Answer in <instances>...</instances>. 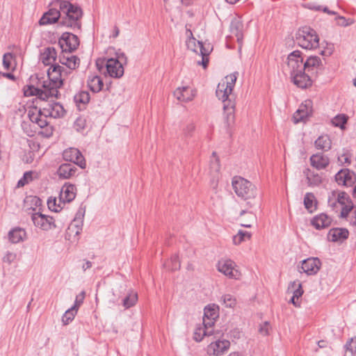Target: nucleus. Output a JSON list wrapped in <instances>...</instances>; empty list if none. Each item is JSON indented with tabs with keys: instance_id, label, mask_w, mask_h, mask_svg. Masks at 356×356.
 I'll use <instances>...</instances> for the list:
<instances>
[{
	"instance_id": "1",
	"label": "nucleus",
	"mask_w": 356,
	"mask_h": 356,
	"mask_svg": "<svg viewBox=\"0 0 356 356\" xmlns=\"http://www.w3.org/2000/svg\"><path fill=\"white\" fill-rule=\"evenodd\" d=\"M67 70L59 65H51L47 70V80L39 81L38 86L42 88L31 86L24 91L26 96H36L39 99H45L49 97H57L58 89L63 85L64 77Z\"/></svg>"
},
{
	"instance_id": "2",
	"label": "nucleus",
	"mask_w": 356,
	"mask_h": 356,
	"mask_svg": "<svg viewBox=\"0 0 356 356\" xmlns=\"http://www.w3.org/2000/svg\"><path fill=\"white\" fill-rule=\"evenodd\" d=\"M40 99L42 102L39 109L36 107L29 111L28 115L30 120L40 128L46 127V136H50L52 134V128L49 127V118H60L65 114V109L62 104L54 101H46Z\"/></svg>"
},
{
	"instance_id": "3",
	"label": "nucleus",
	"mask_w": 356,
	"mask_h": 356,
	"mask_svg": "<svg viewBox=\"0 0 356 356\" xmlns=\"http://www.w3.org/2000/svg\"><path fill=\"white\" fill-rule=\"evenodd\" d=\"M237 75L238 72H235L227 76V81L220 83L216 91V97L223 104L224 126L229 134L235 124V102L232 99V92Z\"/></svg>"
},
{
	"instance_id": "4",
	"label": "nucleus",
	"mask_w": 356,
	"mask_h": 356,
	"mask_svg": "<svg viewBox=\"0 0 356 356\" xmlns=\"http://www.w3.org/2000/svg\"><path fill=\"white\" fill-rule=\"evenodd\" d=\"M55 7H59L61 12L60 24L71 29L80 30L81 19L83 15L81 8L66 0H56L51 3Z\"/></svg>"
},
{
	"instance_id": "5",
	"label": "nucleus",
	"mask_w": 356,
	"mask_h": 356,
	"mask_svg": "<svg viewBox=\"0 0 356 356\" xmlns=\"http://www.w3.org/2000/svg\"><path fill=\"white\" fill-rule=\"evenodd\" d=\"M116 56V58L98 59L96 65L99 70L105 65L107 74L111 77L118 79L124 74L123 64L127 58L124 53H117Z\"/></svg>"
},
{
	"instance_id": "6",
	"label": "nucleus",
	"mask_w": 356,
	"mask_h": 356,
	"mask_svg": "<svg viewBox=\"0 0 356 356\" xmlns=\"http://www.w3.org/2000/svg\"><path fill=\"white\" fill-rule=\"evenodd\" d=\"M295 42L302 49L312 50L318 47L319 37L314 29L305 26L296 31Z\"/></svg>"
},
{
	"instance_id": "7",
	"label": "nucleus",
	"mask_w": 356,
	"mask_h": 356,
	"mask_svg": "<svg viewBox=\"0 0 356 356\" xmlns=\"http://www.w3.org/2000/svg\"><path fill=\"white\" fill-rule=\"evenodd\" d=\"M31 220L35 227L47 231L55 228L62 229L67 221V218L66 216L63 217L62 213L54 218L40 212H36L32 214Z\"/></svg>"
},
{
	"instance_id": "8",
	"label": "nucleus",
	"mask_w": 356,
	"mask_h": 356,
	"mask_svg": "<svg viewBox=\"0 0 356 356\" xmlns=\"http://www.w3.org/2000/svg\"><path fill=\"white\" fill-rule=\"evenodd\" d=\"M232 184L236 195L242 199L254 198L257 195L255 186L241 177H234L232 179Z\"/></svg>"
},
{
	"instance_id": "9",
	"label": "nucleus",
	"mask_w": 356,
	"mask_h": 356,
	"mask_svg": "<svg viewBox=\"0 0 356 356\" xmlns=\"http://www.w3.org/2000/svg\"><path fill=\"white\" fill-rule=\"evenodd\" d=\"M84 213L79 211L74 220L69 225L65 234V238L71 243H78L79 234L82 232L83 225Z\"/></svg>"
},
{
	"instance_id": "10",
	"label": "nucleus",
	"mask_w": 356,
	"mask_h": 356,
	"mask_svg": "<svg viewBox=\"0 0 356 356\" xmlns=\"http://www.w3.org/2000/svg\"><path fill=\"white\" fill-rule=\"evenodd\" d=\"M236 267L235 262L231 259H220L217 264L219 272L234 280H238L241 277V273Z\"/></svg>"
},
{
	"instance_id": "11",
	"label": "nucleus",
	"mask_w": 356,
	"mask_h": 356,
	"mask_svg": "<svg viewBox=\"0 0 356 356\" xmlns=\"http://www.w3.org/2000/svg\"><path fill=\"white\" fill-rule=\"evenodd\" d=\"M287 67L290 74L297 72L300 73L301 70H305V61L300 51L296 50L289 54Z\"/></svg>"
},
{
	"instance_id": "12",
	"label": "nucleus",
	"mask_w": 356,
	"mask_h": 356,
	"mask_svg": "<svg viewBox=\"0 0 356 356\" xmlns=\"http://www.w3.org/2000/svg\"><path fill=\"white\" fill-rule=\"evenodd\" d=\"M58 43L63 51L70 53L79 47V39L76 35L65 32L62 34Z\"/></svg>"
},
{
	"instance_id": "13",
	"label": "nucleus",
	"mask_w": 356,
	"mask_h": 356,
	"mask_svg": "<svg viewBox=\"0 0 356 356\" xmlns=\"http://www.w3.org/2000/svg\"><path fill=\"white\" fill-rule=\"evenodd\" d=\"M63 157L65 161L72 162L82 169H84L86 166L83 156L76 148L70 147L66 149L63 153Z\"/></svg>"
},
{
	"instance_id": "14",
	"label": "nucleus",
	"mask_w": 356,
	"mask_h": 356,
	"mask_svg": "<svg viewBox=\"0 0 356 356\" xmlns=\"http://www.w3.org/2000/svg\"><path fill=\"white\" fill-rule=\"evenodd\" d=\"M335 180L339 185L352 186L356 181V175L353 171L343 168L335 175Z\"/></svg>"
},
{
	"instance_id": "15",
	"label": "nucleus",
	"mask_w": 356,
	"mask_h": 356,
	"mask_svg": "<svg viewBox=\"0 0 356 356\" xmlns=\"http://www.w3.org/2000/svg\"><path fill=\"white\" fill-rule=\"evenodd\" d=\"M230 342L228 340H216L207 346V353L211 356H220L228 350Z\"/></svg>"
},
{
	"instance_id": "16",
	"label": "nucleus",
	"mask_w": 356,
	"mask_h": 356,
	"mask_svg": "<svg viewBox=\"0 0 356 356\" xmlns=\"http://www.w3.org/2000/svg\"><path fill=\"white\" fill-rule=\"evenodd\" d=\"M321 261L317 257H309L302 261L301 269L307 275H316L320 270Z\"/></svg>"
},
{
	"instance_id": "17",
	"label": "nucleus",
	"mask_w": 356,
	"mask_h": 356,
	"mask_svg": "<svg viewBox=\"0 0 356 356\" xmlns=\"http://www.w3.org/2000/svg\"><path fill=\"white\" fill-rule=\"evenodd\" d=\"M312 101L307 99L302 102L296 112L294 113L293 120L295 123L305 120L312 113Z\"/></svg>"
},
{
	"instance_id": "18",
	"label": "nucleus",
	"mask_w": 356,
	"mask_h": 356,
	"mask_svg": "<svg viewBox=\"0 0 356 356\" xmlns=\"http://www.w3.org/2000/svg\"><path fill=\"white\" fill-rule=\"evenodd\" d=\"M291 81L300 88H307L312 85V81L306 70L291 74Z\"/></svg>"
},
{
	"instance_id": "19",
	"label": "nucleus",
	"mask_w": 356,
	"mask_h": 356,
	"mask_svg": "<svg viewBox=\"0 0 356 356\" xmlns=\"http://www.w3.org/2000/svg\"><path fill=\"white\" fill-rule=\"evenodd\" d=\"M338 204L341 206V218H347L353 209L349 195L345 192L337 191Z\"/></svg>"
},
{
	"instance_id": "20",
	"label": "nucleus",
	"mask_w": 356,
	"mask_h": 356,
	"mask_svg": "<svg viewBox=\"0 0 356 356\" xmlns=\"http://www.w3.org/2000/svg\"><path fill=\"white\" fill-rule=\"evenodd\" d=\"M76 195V186L72 184H65L60 189L59 200L63 203L70 202L75 198Z\"/></svg>"
},
{
	"instance_id": "21",
	"label": "nucleus",
	"mask_w": 356,
	"mask_h": 356,
	"mask_svg": "<svg viewBox=\"0 0 356 356\" xmlns=\"http://www.w3.org/2000/svg\"><path fill=\"white\" fill-rule=\"evenodd\" d=\"M60 18L61 19V12L60 9L58 10L56 8H49L40 19L39 24L40 25L52 24L57 22Z\"/></svg>"
},
{
	"instance_id": "22",
	"label": "nucleus",
	"mask_w": 356,
	"mask_h": 356,
	"mask_svg": "<svg viewBox=\"0 0 356 356\" xmlns=\"http://www.w3.org/2000/svg\"><path fill=\"white\" fill-rule=\"evenodd\" d=\"M218 317V312L215 305H208L204 307V316H203V325L213 327L216 320Z\"/></svg>"
},
{
	"instance_id": "23",
	"label": "nucleus",
	"mask_w": 356,
	"mask_h": 356,
	"mask_svg": "<svg viewBox=\"0 0 356 356\" xmlns=\"http://www.w3.org/2000/svg\"><path fill=\"white\" fill-rule=\"evenodd\" d=\"M309 161L311 165L318 170L325 169L330 163L328 156L323 153H316L312 155Z\"/></svg>"
},
{
	"instance_id": "24",
	"label": "nucleus",
	"mask_w": 356,
	"mask_h": 356,
	"mask_svg": "<svg viewBox=\"0 0 356 356\" xmlns=\"http://www.w3.org/2000/svg\"><path fill=\"white\" fill-rule=\"evenodd\" d=\"M323 68V64L317 56H310L305 61V70L307 73H316Z\"/></svg>"
},
{
	"instance_id": "25",
	"label": "nucleus",
	"mask_w": 356,
	"mask_h": 356,
	"mask_svg": "<svg viewBox=\"0 0 356 356\" xmlns=\"http://www.w3.org/2000/svg\"><path fill=\"white\" fill-rule=\"evenodd\" d=\"M76 170L74 164L63 163L59 166L57 170V175L60 178L67 179L73 177Z\"/></svg>"
},
{
	"instance_id": "26",
	"label": "nucleus",
	"mask_w": 356,
	"mask_h": 356,
	"mask_svg": "<svg viewBox=\"0 0 356 356\" xmlns=\"http://www.w3.org/2000/svg\"><path fill=\"white\" fill-rule=\"evenodd\" d=\"M197 47L200 49V54L202 56V59L201 60H198L197 63L199 65H202L204 68H206L209 63L208 56L211 51V48L209 44L206 45L201 41L197 42Z\"/></svg>"
},
{
	"instance_id": "27",
	"label": "nucleus",
	"mask_w": 356,
	"mask_h": 356,
	"mask_svg": "<svg viewBox=\"0 0 356 356\" xmlns=\"http://www.w3.org/2000/svg\"><path fill=\"white\" fill-rule=\"evenodd\" d=\"M332 219L325 213H321L314 216L312 220V225L317 229H323L330 225Z\"/></svg>"
},
{
	"instance_id": "28",
	"label": "nucleus",
	"mask_w": 356,
	"mask_h": 356,
	"mask_svg": "<svg viewBox=\"0 0 356 356\" xmlns=\"http://www.w3.org/2000/svg\"><path fill=\"white\" fill-rule=\"evenodd\" d=\"M348 237V231L345 228H332L327 234V238L332 242L346 239Z\"/></svg>"
},
{
	"instance_id": "29",
	"label": "nucleus",
	"mask_w": 356,
	"mask_h": 356,
	"mask_svg": "<svg viewBox=\"0 0 356 356\" xmlns=\"http://www.w3.org/2000/svg\"><path fill=\"white\" fill-rule=\"evenodd\" d=\"M8 239L12 243L24 241L26 237V231L20 227H15L8 232Z\"/></svg>"
},
{
	"instance_id": "30",
	"label": "nucleus",
	"mask_w": 356,
	"mask_h": 356,
	"mask_svg": "<svg viewBox=\"0 0 356 356\" xmlns=\"http://www.w3.org/2000/svg\"><path fill=\"white\" fill-rule=\"evenodd\" d=\"M87 83L89 89L93 92H99L104 86L102 79L96 74L89 75Z\"/></svg>"
},
{
	"instance_id": "31",
	"label": "nucleus",
	"mask_w": 356,
	"mask_h": 356,
	"mask_svg": "<svg viewBox=\"0 0 356 356\" xmlns=\"http://www.w3.org/2000/svg\"><path fill=\"white\" fill-rule=\"evenodd\" d=\"M174 95L180 102H189L194 97L192 90L188 86L178 88L174 92Z\"/></svg>"
},
{
	"instance_id": "32",
	"label": "nucleus",
	"mask_w": 356,
	"mask_h": 356,
	"mask_svg": "<svg viewBox=\"0 0 356 356\" xmlns=\"http://www.w3.org/2000/svg\"><path fill=\"white\" fill-rule=\"evenodd\" d=\"M57 53L56 49L52 47L46 48L44 52L41 54V60L45 65H54L53 63L56 60Z\"/></svg>"
},
{
	"instance_id": "33",
	"label": "nucleus",
	"mask_w": 356,
	"mask_h": 356,
	"mask_svg": "<svg viewBox=\"0 0 356 356\" xmlns=\"http://www.w3.org/2000/svg\"><path fill=\"white\" fill-rule=\"evenodd\" d=\"M60 62L66 66L67 73L70 72V70H74L79 65L80 60L75 56H63L60 57Z\"/></svg>"
},
{
	"instance_id": "34",
	"label": "nucleus",
	"mask_w": 356,
	"mask_h": 356,
	"mask_svg": "<svg viewBox=\"0 0 356 356\" xmlns=\"http://www.w3.org/2000/svg\"><path fill=\"white\" fill-rule=\"evenodd\" d=\"M213 334V327H209V328L208 326H204V325L202 324V326L196 327L194 332L193 339L197 342H200L203 339L204 337L211 336Z\"/></svg>"
},
{
	"instance_id": "35",
	"label": "nucleus",
	"mask_w": 356,
	"mask_h": 356,
	"mask_svg": "<svg viewBox=\"0 0 356 356\" xmlns=\"http://www.w3.org/2000/svg\"><path fill=\"white\" fill-rule=\"evenodd\" d=\"M39 178V173L36 171L30 170L25 172L22 176V177L18 181L17 184V187L20 188L23 187L25 185L31 183L35 179H38Z\"/></svg>"
},
{
	"instance_id": "36",
	"label": "nucleus",
	"mask_w": 356,
	"mask_h": 356,
	"mask_svg": "<svg viewBox=\"0 0 356 356\" xmlns=\"http://www.w3.org/2000/svg\"><path fill=\"white\" fill-rule=\"evenodd\" d=\"M315 147L323 151H328L331 149L332 142L327 135L319 136L314 142Z\"/></svg>"
},
{
	"instance_id": "37",
	"label": "nucleus",
	"mask_w": 356,
	"mask_h": 356,
	"mask_svg": "<svg viewBox=\"0 0 356 356\" xmlns=\"http://www.w3.org/2000/svg\"><path fill=\"white\" fill-rule=\"evenodd\" d=\"M243 24L238 20L235 19L232 21L230 24V31L232 34L236 38V40L238 43L242 42L243 40Z\"/></svg>"
},
{
	"instance_id": "38",
	"label": "nucleus",
	"mask_w": 356,
	"mask_h": 356,
	"mask_svg": "<svg viewBox=\"0 0 356 356\" xmlns=\"http://www.w3.org/2000/svg\"><path fill=\"white\" fill-rule=\"evenodd\" d=\"M306 177L309 186H318L322 183L321 176L318 173L311 171L309 169L307 170Z\"/></svg>"
},
{
	"instance_id": "39",
	"label": "nucleus",
	"mask_w": 356,
	"mask_h": 356,
	"mask_svg": "<svg viewBox=\"0 0 356 356\" xmlns=\"http://www.w3.org/2000/svg\"><path fill=\"white\" fill-rule=\"evenodd\" d=\"M305 207L309 211L313 212L316 209L315 196L312 193H307L304 197Z\"/></svg>"
},
{
	"instance_id": "40",
	"label": "nucleus",
	"mask_w": 356,
	"mask_h": 356,
	"mask_svg": "<svg viewBox=\"0 0 356 356\" xmlns=\"http://www.w3.org/2000/svg\"><path fill=\"white\" fill-rule=\"evenodd\" d=\"M288 289L293 293V296L296 297L297 300H299L303 294L302 284L298 280L291 282Z\"/></svg>"
},
{
	"instance_id": "41",
	"label": "nucleus",
	"mask_w": 356,
	"mask_h": 356,
	"mask_svg": "<svg viewBox=\"0 0 356 356\" xmlns=\"http://www.w3.org/2000/svg\"><path fill=\"white\" fill-rule=\"evenodd\" d=\"M348 119V117L346 115L338 114L332 118V124L336 127H339L341 129H344Z\"/></svg>"
},
{
	"instance_id": "42",
	"label": "nucleus",
	"mask_w": 356,
	"mask_h": 356,
	"mask_svg": "<svg viewBox=\"0 0 356 356\" xmlns=\"http://www.w3.org/2000/svg\"><path fill=\"white\" fill-rule=\"evenodd\" d=\"M251 237V234L247 231L238 230V233L233 236V243L234 245H239L243 241L249 240Z\"/></svg>"
},
{
	"instance_id": "43",
	"label": "nucleus",
	"mask_w": 356,
	"mask_h": 356,
	"mask_svg": "<svg viewBox=\"0 0 356 356\" xmlns=\"http://www.w3.org/2000/svg\"><path fill=\"white\" fill-rule=\"evenodd\" d=\"M138 300V294L134 292L129 293L122 301V305L125 309H129L134 306Z\"/></svg>"
},
{
	"instance_id": "44",
	"label": "nucleus",
	"mask_w": 356,
	"mask_h": 356,
	"mask_svg": "<svg viewBox=\"0 0 356 356\" xmlns=\"http://www.w3.org/2000/svg\"><path fill=\"white\" fill-rule=\"evenodd\" d=\"M186 33H189V38L186 41L188 48L194 52L200 54V49L197 47V42L199 40H196V39L193 36V33L190 29H187Z\"/></svg>"
},
{
	"instance_id": "45",
	"label": "nucleus",
	"mask_w": 356,
	"mask_h": 356,
	"mask_svg": "<svg viewBox=\"0 0 356 356\" xmlns=\"http://www.w3.org/2000/svg\"><path fill=\"white\" fill-rule=\"evenodd\" d=\"M76 313L77 311L74 309V307L69 308L62 316V322L63 325H66L72 322L74 320Z\"/></svg>"
},
{
	"instance_id": "46",
	"label": "nucleus",
	"mask_w": 356,
	"mask_h": 356,
	"mask_svg": "<svg viewBox=\"0 0 356 356\" xmlns=\"http://www.w3.org/2000/svg\"><path fill=\"white\" fill-rule=\"evenodd\" d=\"M344 349L346 354L350 356H354L356 353V337L349 339L344 345Z\"/></svg>"
},
{
	"instance_id": "47",
	"label": "nucleus",
	"mask_w": 356,
	"mask_h": 356,
	"mask_svg": "<svg viewBox=\"0 0 356 356\" xmlns=\"http://www.w3.org/2000/svg\"><path fill=\"white\" fill-rule=\"evenodd\" d=\"M220 302L225 307L228 308H233L236 304V300L231 294H225L220 298Z\"/></svg>"
},
{
	"instance_id": "48",
	"label": "nucleus",
	"mask_w": 356,
	"mask_h": 356,
	"mask_svg": "<svg viewBox=\"0 0 356 356\" xmlns=\"http://www.w3.org/2000/svg\"><path fill=\"white\" fill-rule=\"evenodd\" d=\"M74 99L77 104H82L85 105L90 101V94L87 91H81L74 95Z\"/></svg>"
},
{
	"instance_id": "49",
	"label": "nucleus",
	"mask_w": 356,
	"mask_h": 356,
	"mask_svg": "<svg viewBox=\"0 0 356 356\" xmlns=\"http://www.w3.org/2000/svg\"><path fill=\"white\" fill-rule=\"evenodd\" d=\"M165 267L170 270H177L180 268V261L178 255L175 254L171 257L170 261L165 264Z\"/></svg>"
},
{
	"instance_id": "50",
	"label": "nucleus",
	"mask_w": 356,
	"mask_h": 356,
	"mask_svg": "<svg viewBox=\"0 0 356 356\" xmlns=\"http://www.w3.org/2000/svg\"><path fill=\"white\" fill-rule=\"evenodd\" d=\"M14 58L13 54L6 53L3 56V65L5 70H10L11 66V61Z\"/></svg>"
},
{
	"instance_id": "51",
	"label": "nucleus",
	"mask_w": 356,
	"mask_h": 356,
	"mask_svg": "<svg viewBox=\"0 0 356 356\" xmlns=\"http://www.w3.org/2000/svg\"><path fill=\"white\" fill-rule=\"evenodd\" d=\"M212 160L211 161L210 168L211 171L218 172L220 170V165L218 159L216 157V152L212 153Z\"/></svg>"
},
{
	"instance_id": "52",
	"label": "nucleus",
	"mask_w": 356,
	"mask_h": 356,
	"mask_svg": "<svg viewBox=\"0 0 356 356\" xmlns=\"http://www.w3.org/2000/svg\"><path fill=\"white\" fill-rule=\"evenodd\" d=\"M74 129L78 131H83L86 127V119L83 117L78 118L74 122Z\"/></svg>"
},
{
	"instance_id": "53",
	"label": "nucleus",
	"mask_w": 356,
	"mask_h": 356,
	"mask_svg": "<svg viewBox=\"0 0 356 356\" xmlns=\"http://www.w3.org/2000/svg\"><path fill=\"white\" fill-rule=\"evenodd\" d=\"M337 197V191H332L328 196L327 202L329 206H330L332 208L336 207L337 204H338Z\"/></svg>"
},
{
	"instance_id": "54",
	"label": "nucleus",
	"mask_w": 356,
	"mask_h": 356,
	"mask_svg": "<svg viewBox=\"0 0 356 356\" xmlns=\"http://www.w3.org/2000/svg\"><path fill=\"white\" fill-rule=\"evenodd\" d=\"M338 163L340 165H350V158L348 153H343L341 156H338Z\"/></svg>"
},
{
	"instance_id": "55",
	"label": "nucleus",
	"mask_w": 356,
	"mask_h": 356,
	"mask_svg": "<svg viewBox=\"0 0 356 356\" xmlns=\"http://www.w3.org/2000/svg\"><path fill=\"white\" fill-rule=\"evenodd\" d=\"M17 258V254L15 252H7L3 257V261L9 264H12Z\"/></svg>"
},
{
	"instance_id": "56",
	"label": "nucleus",
	"mask_w": 356,
	"mask_h": 356,
	"mask_svg": "<svg viewBox=\"0 0 356 356\" xmlns=\"http://www.w3.org/2000/svg\"><path fill=\"white\" fill-rule=\"evenodd\" d=\"M85 292L82 291L79 296L76 297L73 306L71 307H74V309L78 311V308L83 303L84 299Z\"/></svg>"
},
{
	"instance_id": "57",
	"label": "nucleus",
	"mask_w": 356,
	"mask_h": 356,
	"mask_svg": "<svg viewBox=\"0 0 356 356\" xmlns=\"http://www.w3.org/2000/svg\"><path fill=\"white\" fill-rule=\"evenodd\" d=\"M269 323L266 321L260 325L259 331L262 335L266 336L269 334Z\"/></svg>"
},
{
	"instance_id": "58",
	"label": "nucleus",
	"mask_w": 356,
	"mask_h": 356,
	"mask_svg": "<svg viewBox=\"0 0 356 356\" xmlns=\"http://www.w3.org/2000/svg\"><path fill=\"white\" fill-rule=\"evenodd\" d=\"M195 124L193 122H188L184 129V133L186 136H190L195 130Z\"/></svg>"
},
{
	"instance_id": "59",
	"label": "nucleus",
	"mask_w": 356,
	"mask_h": 356,
	"mask_svg": "<svg viewBox=\"0 0 356 356\" xmlns=\"http://www.w3.org/2000/svg\"><path fill=\"white\" fill-rule=\"evenodd\" d=\"M337 19L339 20V24L343 26H348L353 23V21L348 22V19L343 16H339Z\"/></svg>"
},
{
	"instance_id": "60",
	"label": "nucleus",
	"mask_w": 356,
	"mask_h": 356,
	"mask_svg": "<svg viewBox=\"0 0 356 356\" xmlns=\"http://www.w3.org/2000/svg\"><path fill=\"white\" fill-rule=\"evenodd\" d=\"M47 205L50 210L54 211L55 212L58 211V209L56 208V199H54V200L49 199L47 201Z\"/></svg>"
},
{
	"instance_id": "61",
	"label": "nucleus",
	"mask_w": 356,
	"mask_h": 356,
	"mask_svg": "<svg viewBox=\"0 0 356 356\" xmlns=\"http://www.w3.org/2000/svg\"><path fill=\"white\" fill-rule=\"evenodd\" d=\"M332 51H333V47H327L325 49L322 50L321 51V54L322 56H330L332 54Z\"/></svg>"
},
{
	"instance_id": "62",
	"label": "nucleus",
	"mask_w": 356,
	"mask_h": 356,
	"mask_svg": "<svg viewBox=\"0 0 356 356\" xmlns=\"http://www.w3.org/2000/svg\"><path fill=\"white\" fill-rule=\"evenodd\" d=\"M92 266V263L90 261H85V262L83 264L81 268L82 270L85 272L88 269L90 268Z\"/></svg>"
},
{
	"instance_id": "63",
	"label": "nucleus",
	"mask_w": 356,
	"mask_h": 356,
	"mask_svg": "<svg viewBox=\"0 0 356 356\" xmlns=\"http://www.w3.org/2000/svg\"><path fill=\"white\" fill-rule=\"evenodd\" d=\"M1 75L3 76V77H6V78H8L10 80H15V77L14 76L13 74L12 73H10V72H3L1 73Z\"/></svg>"
},
{
	"instance_id": "64",
	"label": "nucleus",
	"mask_w": 356,
	"mask_h": 356,
	"mask_svg": "<svg viewBox=\"0 0 356 356\" xmlns=\"http://www.w3.org/2000/svg\"><path fill=\"white\" fill-rule=\"evenodd\" d=\"M290 302H291L295 307H300V302L297 300L296 297L292 296Z\"/></svg>"
}]
</instances>
